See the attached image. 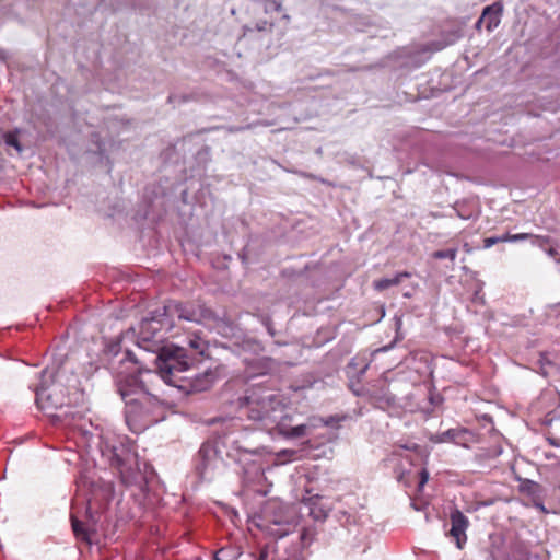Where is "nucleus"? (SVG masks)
I'll list each match as a JSON object with an SVG mask.
<instances>
[{"mask_svg": "<svg viewBox=\"0 0 560 560\" xmlns=\"http://www.w3.org/2000/svg\"><path fill=\"white\" fill-rule=\"evenodd\" d=\"M156 354L158 372L145 371L139 375L118 380V392L128 405L127 418L129 421L136 413L138 401L156 400V394L150 390L149 384L162 380L165 384L185 388L184 385L179 384L183 378L178 374L187 371L192 364V360L187 354V349L166 343Z\"/></svg>", "mask_w": 560, "mask_h": 560, "instance_id": "f257e3e1", "label": "nucleus"}, {"mask_svg": "<svg viewBox=\"0 0 560 560\" xmlns=\"http://www.w3.org/2000/svg\"><path fill=\"white\" fill-rule=\"evenodd\" d=\"M177 317L195 323H207L213 312L200 303H178L171 301L163 307V314L145 318L140 324L138 346L149 352L158 353L164 346L165 332L172 328L171 318Z\"/></svg>", "mask_w": 560, "mask_h": 560, "instance_id": "f03ea898", "label": "nucleus"}, {"mask_svg": "<svg viewBox=\"0 0 560 560\" xmlns=\"http://www.w3.org/2000/svg\"><path fill=\"white\" fill-rule=\"evenodd\" d=\"M240 407L248 419L264 422L266 427L272 428L285 438H300L305 435L307 427L299 424L288 427L283 421L285 401L282 395L271 392L260 385L248 388L245 395L240 398Z\"/></svg>", "mask_w": 560, "mask_h": 560, "instance_id": "7ed1b4c3", "label": "nucleus"}, {"mask_svg": "<svg viewBox=\"0 0 560 560\" xmlns=\"http://www.w3.org/2000/svg\"><path fill=\"white\" fill-rule=\"evenodd\" d=\"M296 511L278 499L268 500L257 517L256 526L268 536L282 538L295 527Z\"/></svg>", "mask_w": 560, "mask_h": 560, "instance_id": "20e7f679", "label": "nucleus"}, {"mask_svg": "<svg viewBox=\"0 0 560 560\" xmlns=\"http://www.w3.org/2000/svg\"><path fill=\"white\" fill-rule=\"evenodd\" d=\"M35 400L38 408L48 413L70 404V399L63 393L61 384L55 380L48 386L42 384L35 387Z\"/></svg>", "mask_w": 560, "mask_h": 560, "instance_id": "39448f33", "label": "nucleus"}, {"mask_svg": "<svg viewBox=\"0 0 560 560\" xmlns=\"http://www.w3.org/2000/svg\"><path fill=\"white\" fill-rule=\"evenodd\" d=\"M197 460L199 475L201 478H207L209 472L222 463L217 444L210 441L205 442L198 452Z\"/></svg>", "mask_w": 560, "mask_h": 560, "instance_id": "423d86ee", "label": "nucleus"}, {"mask_svg": "<svg viewBox=\"0 0 560 560\" xmlns=\"http://www.w3.org/2000/svg\"><path fill=\"white\" fill-rule=\"evenodd\" d=\"M451 528L446 532V536L451 538L458 549H463L467 542V529L469 527L468 517L458 509H454L450 513Z\"/></svg>", "mask_w": 560, "mask_h": 560, "instance_id": "0eeeda50", "label": "nucleus"}, {"mask_svg": "<svg viewBox=\"0 0 560 560\" xmlns=\"http://www.w3.org/2000/svg\"><path fill=\"white\" fill-rule=\"evenodd\" d=\"M503 13V4L501 2H494L486 7L482 11L481 16L476 23V28L479 30L485 24L488 32L493 31L499 26Z\"/></svg>", "mask_w": 560, "mask_h": 560, "instance_id": "6e6552de", "label": "nucleus"}, {"mask_svg": "<svg viewBox=\"0 0 560 560\" xmlns=\"http://www.w3.org/2000/svg\"><path fill=\"white\" fill-rule=\"evenodd\" d=\"M302 505L307 515L316 522H324L328 516V508L323 503V498L319 495L304 498Z\"/></svg>", "mask_w": 560, "mask_h": 560, "instance_id": "1a4fd4ad", "label": "nucleus"}, {"mask_svg": "<svg viewBox=\"0 0 560 560\" xmlns=\"http://www.w3.org/2000/svg\"><path fill=\"white\" fill-rule=\"evenodd\" d=\"M468 431L465 429H448L442 433L433 434L430 436L432 443H446L451 442L456 445L467 446Z\"/></svg>", "mask_w": 560, "mask_h": 560, "instance_id": "9d476101", "label": "nucleus"}, {"mask_svg": "<svg viewBox=\"0 0 560 560\" xmlns=\"http://www.w3.org/2000/svg\"><path fill=\"white\" fill-rule=\"evenodd\" d=\"M160 401L161 400L159 399L158 396H156V400L152 399L151 401H142V402L138 401L137 407H136V413L129 421L127 418L128 405H127V401L125 400V402H126L125 416H126V422L129 425V428L132 431H136V429L133 428V424L136 425L139 421H142V420L145 421L147 416L153 411V409L160 404ZM147 422H150V419H147Z\"/></svg>", "mask_w": 560, "mask_h": 560, "instance_id": "9b49d317", "label": "nucleus"}, {"mask_svg": "<svg viewBox=\"0 0 560 560\" xmlns=\"http://www.w3.org/2000/svg\"><path fill=\"white\" fill-rule=\"evenodd\" d=\"M521 490L532 498V502L535 508L545 511L542 503V488L539 483L532 480H525L521 485Z\"/></svg>", "mask_w": 560, "mask_h": 560, "instance_id": "f8f14e48", "label": "nucleus"}, {"mask_svg": "<svg viewBox=\"0 0 560 560\" xmlns=\"http://www.w3.org/2000/svg\"><path fill=\"white\" fill-rule=\"evenodd\" d=\"M271 361L267 358L255 359L247 364L245 373L247 377L265 375L270 370Z\"/></svg>", "mask_w": 560, "mask_h": 560, "instance_id": "ddd939ff", "label": "nucleus"}, {"mask_svg": "<svg viewBox=\"0 0 560 560\" xmlns=\"http://www.w3.org/2000/svg\"><path fill=\"white\" fill-rule=\"evenodd\" d=\"M214 381H215L214 373L207 371L201 375H197L192 380V382L190 384V388H191V390H195V392H203V390L209 389L213 385Z\"/></svg>", "mask_w": 560, "mask_h": 560, "instance_id": "4468645a", "label": "nucleus"}, {"mask_svg": "<svg viewBox=\"0 0 560 560\" xmlns=\"http://www.w3.org/2000/svg\"><path fill=\"white\" fill-rule=\"evenodd\" d=\"M454 210L458 218L463 220H469L478 215V207L472 201H460L456 202Z\"/></svg>", "mask_w": 560, "mask_h": 560, "instance_id": "2eb2a0df", "label": "nucleus"}, {"mask_svg": "<svg viewBox=\"0 0 560 560\" xmlns=\"http://www.w3.org/2000/svg\"><path fill=\"white\" fill-rule=\"evenodd\" d=\"M409 277H411V273H409L407 271L398 272L392 278H383V279L375 280L373 283V287L377 291H383L390 287L401 283V281L405 278H409Z\"/></svg>", "mask_w": 560, "mask_h": 560, "instance_id": "dca6fc26", "label": "nucleus"}, {"mask_svg": "<svg viewBox=\"0 0 560 560\" xmlns=\"http://www.w3.org/2000/svg\"><path fill=\"white\" fill-rule=\"evenodd\" d=\"M71 525L73 533L78 539L85 541L88 544H92L88 527L85 526L84 523L79 521L73 513L71 514Z\"/></svg>", "mask_w": 560, "mask_h": 560, "instance_id": "f3484780", "label": "nucleus"}, {"mask_svg": "<svg viewBox=\"0 0 560 560\" xmlns=\"http://www.w3.org/2000/svg\"><path fill=\"white\" fill-rule=\"evenodd\" d=\"M242 551L236 546H226L220 548L214 553V560H238L241 557Z\"/></svg>", "mask_w": 560, "mask_h": 560, "instance_id": "a211bd4d", "label": "nucleus"}, {"mask_svg": "<svg viewBox=\"0 0 560 560\" xmlns=\"http://www.w3.org/2000/svg\"><path fill=\"white\" fill-rule=\"evenodd\" d=\"M318 530L315 525L304 526L300 534V540L303 548L308 547L315 539Z\"/></svg>", "mask_w": 560, "mask_h": 560, "instance_id": "6ab92c4d", "label": "nucleus"}, {"mask_svg": "<svg viewBox=\"0 0 560 560\" xmlns=\"http://www.w3.org/2000/svg\"><path fill=\"white\" fill-rule=\"evenodd\" d=\"M369 368V363L365 359H361L359 357L351 360V362L347 366V373L349 376L354 374L355 370L359 369V374L363 375Z\"/></svg>", "mask_w": 560, "mask_h": 560, "instance_id": "aec40b11", "label": "nucleus"}, {"mask_svg": "<svg viewBox=\"0 0 560 560\" xmlns=\"http://www.w3.org/2000/svg\"><path fill=\"white\" fill-rule=\"evenodd\" d=\"M189 348L198 354H203L207 349V342L199 336L194 335L188 339Z\"/></svg>", "mask_w": 560, "mask_h": 560, "instance_id": "412c9836", "label": "nucleus"}, {"mask_svg": "<svg viewBox=\"0 0 560 560\" xmlns=\"http://www.w3.org/2000/svg\"><path fill=\"white\" fill-rule=\"evenodd\" d=\"M412 358L419 360L421 363L424 364L423 371H421L422 373H433V369L431 366V357L429 353L424 351H418L412 354Z\"/></svg>", "mask_w": 560, "mask_h": 560, "instance_id": "4be33fe9", "label": "nucleus"}, {"mask_svg": "<svg viewBox=\"0 0 560 560\" xmlns=\"http://www.w3.org/2000/svg\"><path fill=\"white\" fill-rule=\"evenodd\" d=\"M433 258L435 259H450L451 261H454L457 256V248H450L446 250H436L432 254Z\"/></svg>", "mask_w": 560, "mask_h": 560, "instance_id": "5701e85b", "label": "nucleus"}, {"mask_svg": "<svg viewBox=\"0 0 560 560\" xmlns=\"http://www.w3.org/2000/svg\"><path fill=\"white\" fill-rule=\"evenodd\" d=\"M5 144L15 148L19 152L22 151V147L19 142L16 132H7L4 135Z\"/></svg>", "mask_w": 560, "mask_h": 560, "instance_id": "b1692460", "label": "nucleus"}, {"mask_svg": "<svg viewBox=\"0 0 560 560\" xmlns=\"http://www.w3.org/2000/svg\"><path fill=\"white\" fill-rule=\"evenodd\" d=\"M296 454L298 452L293 450H282L277 454V458L280 463H285L293 460Z\"/></svg>", "mask_w": 560, "mask_h": 560, "instance_id": "393cba45", "label": "nucleus"}, {"mask_svg": "<svg viewBox=\"0 0 560 560\" xmlns=\"http://www.w3.org/2000/svg\"><path fill=\"white\" fill-rule=\"evenodd\" d=\"M418 491L421 492L425 483L429 480V472L425 468H422L418 474Z\"/></svg>", "mask_w": 560, "mask_h": 560, "instance_id": "a878e982", "label": "nucleus"}, {"mask_svg": "<svg viewBox=\"0 0 560 560\" xmlns=\"http://www.w3.org/2000/svg\"><path fill=\"white\" fill-rule=\"evenodd\" d=\"M264 9H265V12H271V11H276V12H279L281 10V4L278 3L277 1H266L264 3Z\"/></svg>", "mask_w": 560, "mask_h": 560, "instance_id": "bb28decb", "label": "nucleus"}, {"mask_svg": "<svg viewBox=\"0 0 560 560\" xmlns=\"http://www.w3.org/2000/svg\"><path fill=\"white\" fill-rule=\"evenodd\" d=\"M124 466H125V462L121 458V479H122V482L126 483V485L132 483L135 481V477L131 474H127L124 470Z\"/></svg>", "mask_w": 560, "mask_h": 560, "instance_id": "cd10ccee", "label": "nucleus"}, {"mask_svg": "<svg viewBox=\"0 0 560 560\" xmlns=\"http://www.w3.org/2000/svg\"><path fill=\"white\" fill-rule=\"evenodd\" d=\"M499 243L498 236L487 237L483 240L485 248H490L494 244Z\"/></svg>", "mask_w": 560, "mask_h": 560, "instance_id": "c85d7f7f", "label": "nucleus"}, {"mask_svg": "<svg viewBox=\"0 0 560 560\" xmlns=\"http://www.w3.org/2000/svg\"><path fill=\"white\" fill-rule=\"evenodd\" d=\"M527 237H529V234L527 233L512 234L511 236L512 242L523 241L526 240Z\"/></svg>", "mask_w": 560, "mask_h": 560, "instance_id": "c756f323", "label": "nucleus"}, {"mask_svg": "<svg viewBox=\"0 0 560 560\" xmlns=\"http://www.w3.org/2000/svg\"><path fill=\"white\" fill-rule=\"evenodd\" d=\"M254 474L258 478H262L264 477V468H262V466L260 464L254 466Z\"/></svg>", "mask_w": 560, "mask_h": 560, "instance_id": "7c9ffc66", "label": "nucleus"}, {"mask_svg": "<svg viewBox=\"0 0 560 560\" xmlns=\"http://www.w3.org/2000/svg\"><path fill=\"white\" fill-rule=\"evenodd\" d=\"M512 234H504L502 236H498V240H499V243L501 242H512V238H511Z\"/></svg>", "mask_w": 560, "mask_h": 560, "instance_id": "2f4dec72", "label": "nucleus"}, {"mask_svg": "<svg viewBox=\"0 0 560 560\" xmlns=\"http://www.w3.org/2000/svg\"><path fill=\"white\" fill-rule=\"evenodd\" d=\"M272 26V22H264V25H258V30L265 31L267 28H270Z\"/></svg>", "mask_w": 560, "mask_h": 560, "instance_id": "473e14b6", "label": "nucleus"}, {"mask_svg": "<svg viewBox=\"0 0 560 560\" xmlns=\"http://www.w3.org/2000/svg\"><path fill=\"white\" fill-rule=\"evenodd\" d=\"M548 255L551 256V257H555L557 255V250L552 247H550L548 250H547Z\"/></svg>", "mask_w": 560, "mask_h": 560, "instance_id": "72a5a7b5", "label": "nucleus"}, {"mask_svg": "<svg viewBox=\"0 0 560 560\" xmlns=\"http://www.w3.org/2000/svg\"><path fill=\"white\" fill-rule=\"evenodd\" d=\"M42 374H43V376H44V377H45L46 375H49V377H50V376H52V373H50L47 369H46V370H44V371L42 372Z\"/></svg>", "mask_w": 560, "mask_h": 560, "instance_id": "f704fd0d", "label": "nucleus"}, {"mask_svg": "<svg viewBox=\"0 0 560 560\" xmlns=\"http://www.w3.org/2000/svg\"><path fill=\"white\" fill-rule=\"evenodd\" d=\"M332 421H334V419H332V418H329V419H327V420L325 421V424H326V425H331V424H332Z\"/></svg>", "mask_w": 560, "mask_h": 560, "instance_id": "c9c22d12", "label": "nucleus"}, {"mask_svg": "<svg viewBox=\"0 0 560 560\" xmlns=\"http://www.w3.org/2000/svg\"><path fill=\"white\" fill-rule=\"evenodd\" d=\"M411 294H412V293H411V291H406V292H404V293H402V295H404L405 298H410V296H411Z\"/></svg>", "mask_w": 560, "mask_h": 560, "instance_id": "e433bc0d", "label": "nucleus"}, {"mask_svg": "<svg viewBox=\"0 0 560 560\" xmlns=\"http://www.w3.org/2000/svg\"><path fill=\"white\" fill-rule=\"evenodd\" d=\"M387 349H388L387 347H384V348L377 349L375 352L386 351Z\"/></svg>", "mask_w": 560, "mask_h": 560, "instance_id": "4c0bfd02", "label": "nucleus"}, {"mask_svg": "<svg viewBox=\"0 0 560 560\" xmlns=\"http://www.w3.org/2000/svg\"><path fill=\"white\" fill-rule=\"evenodd\" d=\"M352 390H353V393H354L355 395H360V392H358V390H355V389H353V388H352Z\"/></svg>", "mask_w": 560, "mask_h": 560, "instance_id": "58836bf2", "label": "nucleus"}, {"mask_svg": "<svg viewBox=\"0 0 560 560\" xmlns=\"http://www.w3.org/2000/svg\"><path fill=\"white\" fill-rule=\"evenodd\" d=\"M558 262H560V258L558 259Z\"/></svg>", "mask_w": 560, "mask_h": 560, "instance_id": "ea45409f", "label": "nucleus"}]
</instances>
